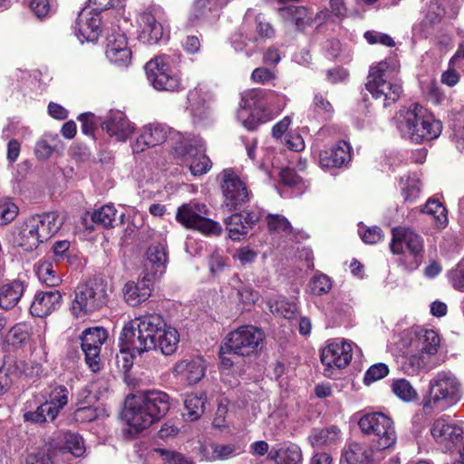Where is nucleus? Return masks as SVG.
Segmentation results:
<instances>
[{"mask_svg":"<svg viewBox=\"0 0 464 464\" xmlns=\"http://www.w3.org/2000/svg\"><path fill=\"white\" fill-rule=\"evenodd\" d=\"M121 351L132 355L159 350L164 355L173 354L179 343V334L168 325L160 314L148 313L128 322L119 338Z\"/></svg>","mask_w":464,"mask_h":464,"instance_id":"nucleus-1","label":"nucleus"},{"mask_svg":"<svg viewBox=\"0 0 464 464\" xmlns=\"http://www.w3.org/2000/svg\"><path fill=\"white\" fill-rule=\"evenodd\" d=\"M286 95L273 91L252 89L245 92L237 112V121L248 130L275 119L285 109Z\"/></svg>","mask_w":464,"mask_h":464,"instance_id":"nucleus-2","label":"nucleus"},{"mask_svg":"<svg viewBox=\"0 0 464 464\" xmlns=\"http://www.w3.org/2000/svg\"><path fill=\"white\" fill-rule=\"evenodd\" d=\"M123 418L135 431H141L160 420L170 408L169 396L159 390H150L128 397Z\"/></svg>","mask_w":464,"mask_h":464,"instance_id":"nucleus-3","label":"nucleus"},{"mask_svg":"<svg viewBox=\"0 0 464 464\" xmlns=\"http://www.w3.org/2000/svg\"><path fill=\"white\" fill-rule=\"evenodd\" d=\"M400 61L391 56L370 68L366 89L375 100L382 102L383 107L390 106L399 100L402 92L399 77Z\"/></svg>","mask_w":464,"mask_h":464,"instance_id":"nucleus-4","label":"nucleus"},{"mask_svg":"<svg viewBox=\"0 0 464 464\" xmlns=\"http://www.w3.org/2000/svg\"><path fill=\"white\" fill-rule=\"evenodd\" d=\"M398 130L401 135L415 143L437 139L442 130L440 121L418 103H411L400 111Z\"/></svg>","mask_w":464,"mask_h":464,"instance_id":"nucleus-5","label":"nucleus"},{"mask_svg":"<svg viewBox=\"0 0 464 464\" xmlns=\"http://www.w3.org/2000/svg\"><path fill=\"white\" fill-rule=\"evenodd\" d=\"M462 394V383L456 374L450 371H440L429 382L423 411L426 413L445 411L457 404Z\"/></svg>","mask_w":464,"mask_h":464,"instance_id":"nucleus-6","label":"nucleus"},{"mask_svg":"<svg viewBox=\"0 0 464 464\" xmlns=\"http://www.w3.org/2000/svg\"><path fill=\"white\" fill-rule=\"evenodd\" d=\"M392 235L390 249L398 256V264L410 272L418 269L424 257L423 237L405 227H393Z\"/></svg>","mask_w":464,"mask_h":464,"instance_id":"nucleus-7","label":"nucleus"},{"mask_svg":"<svg viewBox=\"0 0 464 464\" xmlns=\"http://www.w3.org/2000/svg\"><path fill=\"white\" fill-rule=\"evenodd\" d=\"M110 292L108 283L102 278L78 285L70 307L71 313L75 317H83L102 309L109 302Z\"/></svg>","mask_w":464,"mask_h":464,"instance_id":"nucleus-8","label":"nucleus"},{"mask_svg":"<svg viewBox=\"0 0 464 464\" xmlns=\"http://www.w3.org/2000/svg\"><path fill=\"white\" fill-rule=\"evenodd\" d=\"M62 225L63 220L56 212L32 216L26 219L19 233V243L27 250H33L54 236Z\"/></svg>","mask_w":464,"mask_h":464,"instance_id":"nucleus-9","label":"nucleus"},{"mask_svg":"<svg viewBox=\"0 0 464 464\" xmlns=\"http://www.w3.org/2000/svg\"><path fill=\"white\" fill-rule=\"evenodd\" d=\"M358 425L361 431L370 438V443L385 452L396 443L393 420L384 413H365L359 419Z\"/></svg>","mask_w":464,"mask_h":464,"instance_id":"nucleus-10","label":"nucleus"},{"mask_svg":"<svg viewBox=\"0 0 464 464\" xmlns=\"http://www.w3.org/2000/svg\"><path fill=\"white\" fill-rule=\"evenodd\" d=\"M186 137L179 131L172 130L163 123H150L141 128L136 141L131 145V149L133 153H140L147 148L155 147L166 141L171 149L172 154L180 153L183 155L184 151H179V145L188 141Z\"/></svg>","mask_w":464,"mask_h":464,"instance_id":"nucleus-11","label":"nucleus"},{"mask_svg":"<svg viewBox=\"0 0 464 464\" xmlns=\"http://www.w3.org/2000/svg\"><path fill=\"white\" fill-rule=\"evenodd\" d=\"M265 340L264 332L254 325H242L227 334L222 344L223 353L250 356L257 353Z\"/></svg>","mask_w":464,"mask_h":464,"instance_id":"nucleus-12","label":"nucleus"},{"mask_svg":"<svg viewBox=\"0 0 464 464\" xmlns=\"http://www.w3.org/2000/svg\"><path fill=\"white\" fill-rule=\"evenodd\" d=\"M209 210L207 205L197 201L182 204L177 210L176 220L186 228L198 230L208 236H218L221 226L208 218Z\"/></svg>","mask_w":464,"mask_h":464,"instance_id":"nucleus-13","label":"nucleus"},{"mask_svg":"<svg viewBox=\"0 0 464 464\" xmlns=\"http://www.w3.org/2000/svg\"><path fill=\"white\" fill-rule=\"evenodd\" d=\"M186 140L183 145H179V151H184V154L173 153L174 158L181 164H186L194 176L207 173L211 168V161L205 154L204 141L193 135H188Z\"/></svg>","mask_w":464,"mask_h":464,"instance_id":"nucleus-14","label":"nucleus"},{"mask_svg":"<svg viewBox=\"0 0 464 464\" xmlns=\"http://www.w3.org/2000/svg\"><path fill=\"white\" fill-rule=\"evenodd\" d=\"M221 189L224 198L223 207L228 211L243 208L252 197L246 184L231 169L223 171Z\"/></svg>","mask_w":464,"mask_h":464,"instance_id":"nucleus-15","label":"nucleus"},{"mask_svg":"<svg viewBox=\"0 0 464 464\" xmlns=\"http://www.w3.org/2000/svg\"><path fill=\"white\" fill-rule=\"evenodd\" d=\"M148 81L158 91L179 92L181 90V81L172 73L161 57L148 62L145 65Z\"/></svg>","mask_w":464,"mask_h":464,"instance_id":"nucleus-16","label":"nucleus"},{"mask_svg":"<svg viewBox=\"0 0 464 464\" xmlns=\"http://www.w3.org/2000/svg\"><path fill=\"white\" fill-rule=\"evenodd\" d=\"M107 338V331L102 327L88 328L82 334V350L84 353L86 363L93 372L101 369V349Z\"/></svg>","mask_w":464,"mask_h":464,"instance_id":"nucleus-17","label":"nucleus"},{"mask_svg":"<svg viewBox=\"0 0 464 464\" xmlns=\"http://www.w3.org/2000/svg\"><path fill=\"white\" fill-rule=\"evenodd\" d=\"M419 355L413 356L412 364L419 368L420 372L433 368L431 358L439 351L440 337L435 330L419 325Z\"/></svg>","mask_w":464,"mask_h":464,"instance_id":"nucleus-18","label":"nucleus"},{"mask_svg":"<svg viewBox=\"0 0 464 464\" xmlns=\"http://www.w3.org/2000/svg\"><path fill=\"white\" fill-rule=\"evenodd\" d=\"M352 357V343L341 338L328 340L321 351V362L326 367L325 372L345 368Z\"/></svg>","mask_w":464,"mask_h":464,"instance_id":"nucleus-19","label":"nucleus"},{"mask_svg":"<svg viewBox=\"0 0 464 464\" xmlns=\"http://www.w3.org/2000/svg\"><path fill=\"white\" fill-rule=\"evenodd\" d=\"M387 452L373 444L349 442L342 452V460L347 464H382Z\"/></svg>","mask_w":464,"mask_h":464,"instance_id":"nucleus-20","label":"nucleus"},{"mask_svg":"<svg viewBox=\"0 0 464 464\" xmlns=\"http://www.w3.org/2000/svg\"><path fill=\"white\" fill-rule=\"evenodd\" d=\"M419 325L403 330L395 342L396 350L404 358L403 368L409 375L419 373V368L412 364L413 356L419 355Z\"/></svg>","mask_w":464,"mask_h":464,"instance_id":"nucleus-21","label":"nucleus"},{"mask_svg":"<svg viewBox=\"0 0 464 464\" xmlns=\"http://www.w3.org/2000/svg\"><path fill=\"white\" fill-rule=\"evenodd\" d=\"M113 27L114 25L111 24L109 28L107 23L103 24L105 31L111 30V34H108L106 37V57L111 63L119 66H128L131 59V51L128 46L126 35Z\"/></svg>","mask_w":464,"mask_h":464,"instance_id":"nucleus-22","label":"nucleus"},{"mask_svg":"<svg viewBox=\"0 0 464 464\" xmlns=\"http://www.w3.org/2000/svg\"><path fill=\"white\" fill-rule=\"evenodd\" d=\"M102 128L111 139L119 142L127 141L136 130L134 123L119 110H111L105 115Z\"/></svg>","mask_w":464,"mask_h":464,"instance_id":"nucleus-23","label":"nucleus"},{"mask_svg":"<svg viewBox=\"0 0 464 464\" xmlns=\"http://www.w3.org/2000/svg\"><path fill=\"white\" fill-rule=\"evenodd\" d=\"M430 433L436 442L450 450L463 440L464 430L451 421L449 415H442L432 423Z\"/></svg>","mask_w":464,"mask_h":464,"instance_id":"nucleus-24","label":"nucleus"},{"mask_svg":"<svg viewBox=\"0 0 464 464\" xmlns=\"http://www.w3.org/2000/svg\"><path fill=\"white\" fill-rule=\"evenodd\" d=\"M157 278L156 273L146 271L138 281H128L122 289L125 302L131 306H136L148 300Z\"/></svg>","mask_w":464,"mask_h":464,"instance_id":"nucleus-25","label":"nucleus"},{"mask_svg":"<svg viewBox=\"0 0 464 464\" xmlns=\"http://www.w3.org/2000/svg\"><path fill=\"white\" fill-rule=\"evenodd\" d=\"M161 9L153 12H143L139 15L140 28V39L149 44H157L163 36L164 29L160 22Z\"/></svg>","mask_w":464,"mask_h":464,"instance_id":"nucleus-26","label":"nucleus"},{"mask_svg":"<svg viewBox=\"0 0 464 464\" xmlns=\"http://www.w3.org/2000/svg\"><path fill=\"white\" fill-rule=\"evenodd\" d=\"M102 17L99 12L91 10V7L83 8L76 21V34L81 41L94 42L101 34Z\"/></svg>","mask_w":464,"mask_h":464,"instance_id":"nucleus-27","label":"nucleus"},{"mask_svg":"<svg viewBox=\"0 0 464 464\" xmlns=\"http://www.w3.org/2000/svg\"><path fill=\"white\" fill-rule=\"evenodd\" d=\"M206 366L201 357L186 358L179 361L173 367V374L188 385L198 382L204 376Z\"/></svg>","mask_w":464,"mask_h":464,"instance_id":"nucleus-28","label":"nucleus"},{"mask_svg":"<svg viewBox=\"0 0 464 464\" xmlns=\"http://www.w3.org/2000/svg\"><path fill=\"white\" fill-rule=\"evenodd\" d=\"M62 301V294L56 289L38 291L31 304L30 313L35 317L48 316L61 306Z\"/></svg>","mask_w":464,"mask_h":464,"instance_id":"nucleus-29","label":"nucleus"},{"mask_svg":"<svg viewBox=\"0 0 464 464\" xmlns=\"http://www.w3.org/2000/svg\"><path fill=\"white\" fill-rule=\"evenodd\" d=\"M350 150V145L344 140H340L330 150L319 153V163L325 169L342 167L351 160Z\"/></svg>","mask_w":464,"mask_h":464,"instance_id":"nucleus-30","label":"nucleus"},{"mask_svg":"<svg viewBox=\"0 0 464 464\" xmlns=\"http://www.w3.org/2000/svg\"><path fill=\"white\" fill-rule=\"evenodd\" d=\"M342 439V431L335 425L314 428L308 436V441L314 448L330 449L341 443Z\"/></svg>","mask_w":464,"mask_h":464,"instance_id":"nucleus-31","label":"nucleus"},{"mask_svg":"<svg viewBox=\"0 0 464 464\" xmlns=\"http://www.w3.org/2000/svg\"><path fill=\"white\" fill-rule=\"evenodd\" d=\"M215 0H195L190 11L189 21L194 24L214 22L219 15Z\"/></svg>","mask_w":464,"mask_h":464,"instance_id":"nucleus-32","label":"nucleus"},{"mask_svg":"<svg viewBox=\"0 0 464 464\" xmlns=\"http://www.w3.org/2000/svg\"><path fill=\"white\" fill-rule=\"evenodd\" d=\"M242 28L246 33L248 31L252 32V29L255 28L261 38L271 39L276 34L274 27L266 21V17L261 14H257L253 9H248L246 12Z\"/></svg>","mask_w":464,"mask_h":464,"instance_id":"nucleus-33","label":"nucleus"},{"mask_svg":"<svg viewBox=\"0 0 464 464\" xmlns=\"http://www.w3.org/2000/svg\"><path fill=\"white\" fill-rule=\"evenodd\" d=\"M209 99V93L200 85H198L188 92V109L195 119L201 121L207 117L208 112V102Z\"/></svg>","mask_w":464,"mask_h":464,"instance_id":"nucleus-34","label":"nucleus"},{"mask_svg":"<svg viewBox=\"0 0 464 464\" xmlns=\"http://www.w3.org/2000/svg\"><path fill=\"white\" fill-rule=\"evenodd\" d=\"M26 288V284L19 279L13 280L0 286V307L5 310L14 308Z\"/></svg>","mask_w":464,"mask_h":464,"instance_id":"nucleus-35","label":"nucleus"},{"mask_svg":"<svg viewBox=\"0 0 464 464\" xmlns=\"http://www.w3.org/2000/svg\"><path fill=\"white\" fill-rule=\"evenodd\" d=\"M146 256L148 262L151 265V271H149V273H156V277L161 276L168 263L166 244L163 242L151 244Z\"/></svg>","mask_w":464,"mask_h":464,"instance_id":"nucleus-36","label":"nucleus"},{"mask_svg":"<svg viewBox=\"0 0 464 464\" xmlns=\"http://www.w3.org/2000/svg\"><path fill=\"white\" fill-rule=\"evenodd\" d=\"M257 37L252 34V32H244L241 27L239 32L234 34L231 37V44L237 53H243L246 57H251L257 52Z\"/></svg>","mask_w":464,"mask_h":464,"instance_id":"nucleus-37","label":"nucleus"},{"mask_svg":"<svg viewBox=\"0 0 464 464\" xmlns=\"http://www.w3.org/2000/svg\"><path fill=\"white\" fill-rule=\"evenodd\" d=\"M268 458L276 464H300L303 459L301 449L296 444L284 445L279 449H272Z\"/></svg>","mask_w":464,"mask_h":464,"instance_id":"nucleus-38","label":"nucleus"},{"mask_svg":"<svg viewBox=\"0 0 464 464\" xmlns=\"http://www.w3.org/2000/svg\"><path fill=\"white\" fill-rule=\"evenodd\" d=\"M279 14L285 22L294 24L299 30H303L313 21L312 14L304 6L284 7L279 9Z\"/></svg>","mask_w":464,"mask_h":464,"instance_id":"nucleus-39","label":"nucleus"},{"mask_svg":"<svg viewBox=\"0 0 464 464\" xmlns=\"http://www.w3.org/2000/svg\"><path fill=\"white\" fill-rule=\"evenodd\" d=\"M421 212L430 218L431 223L437 229H443L448 226V211L439 199L430 198L424 205Z\"/></svg>","mask_w":464,"mask_h":464,"instance_id":"nucleus-40","label":"nucleus"},{"mask_svg":"<svg viewBox=\"0 0 464 464\" xmlns=\"http://www.w3.org/2000/svg\"><path fill=\"white\" fill-rule=\"evenodd\" d=\"M207 397L205 393L188 394L184 400L183 416L189 421L198 420L205 411Z\"/></svg>","mask_w":464,"mask_h":464,"instance_id":"nucleus-41","label":"nucleus"},{"mask_svg":"<svg viewBox=\"0 0 464 464\" xmlns=\"http://www.w3.org/2000/svg\"><path fill=\"white\" fill-rule=\"evenodd\" d=\"M268 229L271 233L286 239H293L294 228L290 222L282 215L269 214L266 217Z\"/></svg>","mask_w":464,"mask_h":464,"instance_id":"nucleus-42","label":"nucleus"},{"mask_svg":"<svg viewBox=\"0 0 464 464\" xmlns=\"http://www.w3.org/2000/svg\"><path fill=\"white\" fill-rule=\"evenodd\" d=\"M48 404L44 402L37 407L35 411H28L24 412L23 419L25 422L34 424H43L48 420H54L56 419V411L52 410Z\"/></svg>","mask_w":464,"mask_h":464,"instance_id":"nucleus-43","label":"nucleus"},{"mask_svg":"<svg viewBox=\"0 0 464 464\" xmlns=\"http://www.w3.org/2000/svg\"><path fill=\"white\" fill-rule=\"evenodd\" d=\"M267 305L272 314L287 319L292 318L297 310L296 304L293 301H288L284 296H279L275 300L269 299Z\"/></svg>","mask_w":464,"mask_h":464,"instance_id":"nucleus-44","label":"nucleus"},{"mask_svg":"<svg viewBox=\"0 0 464 464\" xmlns=\"http://www.w3.org/2000/svg\"><path fill=\"white\" fill-rule=\"evenodd\" d=\"M243 218L242 213H235L228 217L225 221L228 236L234 241L239 240L249 231L248 227L244 224Z\"/></svg>","mask_w":464,"mask_h":464,"instance_id":"nucleus-45","label":"nucleus"},{"mask_svg":"<svg viewBox=\"0 0 464 464\" xmlns=\"http://www.w3.org/2000/svg\"><path fill=\"white\" fill-rule=\"evenodd\" d=\"M392 392L403 401H413L418 398V392L406 379H397L392 384Z\"/></svg>","mask_w":464,"mask_h":464,"instance_id":"nucleus-46","label":"nucleus"},{"mask_svg":"<svg viewBox=\"0 0 464 464\" xmlns=\"http://www.w3.org/2000/svg\"><path fill=\"white\" fill-rule=\"evenodd\" d=\"M401 188L405 201H414L420 193V181L417 175L402 177Z\"/></svg>","mask_w":464,"mask_h":464,"instance_id":"nucleus-47","label":"nucleus"},{"mask_svg":"<svg viewBox=\"0 0 464 464\" xmlns=\"http://www.w3.org/2000/svg\"><path fill=\"white\" fill-rule=\"evenodd\" d=\"M37 276L40 281L49 286L58 285L62 280L54 270L53 265L50 261H43L37 266Z\"/></svg>","mask_w":464,"mask_h":464,"instance_id":"nucleus-48","label":"nucleus"},{"mask_svg":"<svg viewBox=\"0 0 464 464\" xmlns=\"http://www.w3.org/2000/svg\"><path fill=\"white\" fill-rule=\"evenodd\" d=\"M68 393L67 388L63 385L54 387L49 393V399L44 403L53 408L52 410L56 411L55 417L67 404Z\"/></svg>","mask_w":464,"mask_h":464,"instance_id":"nucleus-49","label":"nucleus"},{"mask_svg":"<svg viewBox=\"0 0 464 464\" xmlns=\"http://www.w3.org/2000/svg\"><path fill=\"white\" fill-rule=\"evenodd\" d=\"M53 449L50 445H44L29 452L25 458V464H53Z\"/></svg>","mask_w":464,"mask_h":464,"instance_id":"nucleus-50","label":"nucleus"},{"mask_svg":"<svg viewBox=\"0 0 464 464\" xmlns=\"http://www.w3.org/2000/svg\"><path fill=\"white\" fill-rule=\"evenodd\" d=\"M117 210L113 205H104L93 211L92 220L103 227H112L116 219Z\"/></svg>","mask_w":464,"mask_h":464,"instance_id":"nucleus-51","label":"nucleus"},{"mask_svg":"<svg viewBox=\"0 0 464 464\" xmlns=\"http://www.w3.org/2000/svg\"><path fill=\"white\" fill-rule=\"evenodd\" d=\"M61 450L70 452L74 457H81L85 451L83 440L76 433L66 432L63 435V446Z\"/></svg>","mask_w":464,"mask_h":464,"instance_id":"nucleus-52","label":"nucleus"},{"mask_svg":"<svg viewBox=\"0 0 464 464\" xmlns=\"http://www.w3.org/2000/svg\"><path fill=\"white\" fill-rule=\"evenodd\" d=\"M332 286L331 278L323 273H316L309 282L310 292L314 295H323L329 293Z\"/></svg>","mask_w":464,"mask_h":464,"instance_id":"nucleus-53","label":"nucleus"},{"mask_svg":"<svg viewBox=\"0 0 464 464\" xmlns=\"http://www.w3.org/2000/svg\"><path fill=\"white\" fill-rule=\"evenodd\" d=\"M213 457L216 459L226 460L235 456L239 455L242 452L241 448L234 443L221 444L213 443L211 445Z\"/></svg>","mask_w":464,"mask_h":464,"instance_id":"nucleus-54","label":"nucleus"},{"mask_svg":"<svg viewBox=\"0 0 464 464\" xmlns=\"http://www.w3.org/2000/svg\"><path fill=\"white\" fill-rule=\"evenodd\" d=\"M153 456L160 459L165 464H193V461L183 454L163 449H155Z\"/></svg>","mask_w":464,"mask_h":464,"instance_id":"nucleus-55","label":"nucleus"},{"mask_svg":"<svg viewBox=\"0 0 464 464\" xmlns=\"http://www.w3.org/2000/svg\"><path fill=\"white\" fill-rule=\"evenodd\" d=\"M445 3L446 0L430 1L427 9L425 20L430 24H436L440 23L446 14Z\"/></svg>","mask_w":464,"mask_h":464,"instance_id":"nucleus-56","label":"nucleus"},{"mask_svg":"<svg viewBox=\"0 0 464 464\" xmlns=\"http://www.w3.org/2000/svg\"><path fill=\"white\" fill-rule=\"evenodd\" d=\"M18 207L9 198L0 200V225H7L17 216Z\"/></svg>","mask_w":464,"mask_h":464,"instance_id":"nucleus-57","label":"nucleus"},{"mask_svg":"<svg viewBox=\"0 0 464 464\" xmlns=\"http://www.w3.org/2000/svg\"><path fill=\"white\" fill-rule=\"evenodd\" d=\"M389 374V368L383 362L372 365L364 373L363 382L366 385L383 379Z\"/></svg>","mask_w":464,"mask_h":464,"instance_id":"nucleus-58","label":"nucleus"},{"mask_svg":"<svg viewBox=\"0 0 464 464\" xmlns=\"http://www.w3.org/2000/svg\"><path fill=\"white\" fill-rule=\"evenodd\" d=\"M449 280L455 290L464 292V258L449 272Z\"/></svg>","mask_w":464,"mask_h":464,"instance_id":"nucleus-59","label":"nucleus"},{"mask_svg":"<svg viewBox=\"0 0 464 464\" xmlns=\"http://www.w3.org/2000/svg\"><path fill=\"white\" fill-rule=\"evenodd\" d=\"M237 286H234L237 290L238 299L247 304H255L259 297L256 291H254L250 286L243 285L241 282L237 281Z\"/></svg>","mask_w":464,"mask_h":464,"instance_id":"nucleus-60","label":"nucleus"},{"mask_svg":"<svg viewBox=\"0 0 464 464\" xmlns=\"http://www.w3.org/2000/svg\"><path fill=\"white\" fill-rule=\"evenodd\" d=\"M364 38L370 44H379L388 47L395 45L394 40L389 34L377 31H367Z\"/></svg>","mask_w":464,"mask_h":464,"instance_id":"nucleus-61","label":"nucleus"},{"mask_svg":"<svg viewBox=\"0 0 464 464\" xmlns=\"http://www.w3.org/2000/svg\"><path fill=\"white\" fill-rule=\"evenodd\" d=\"M276 78V74L266 67L256 68L251 74V79L260 84H266Z\"/></svg>","mask_w":464,"mask_h":464,"instance_id":"nucleus-62","label":"nucleus"},{"mask_svg":"<svg viewBox=\"0 0 464 464\" xmlns=\"http://www.w3.org/2000/svg\"><path fill=\"white\" fill-rule=\"evenodd\" d=\"M94 114L91 112H85L82 113L78 120L82 123V131L85 135L93 137L94 130H95V121H94Z\"/></svg>","mask_w":464,"mask_h":464,"instance_id":"nucleus-63","label":"nucleus"},{"mask_svg":"<svg viewBox=\"0 0 464 464\" xmlns=\"http://www.w3.org/2000/svg\"><path fill=\"white\" fill-rule=\"evenodd\" d=\"M9 338L13 343H24L28 338V331L25 324H17L9 331Z\"/></svg>","mask_w":464,"mask_h":464,"instance_id":"nucleus-64","label":"nucleus"}]
</instances>
